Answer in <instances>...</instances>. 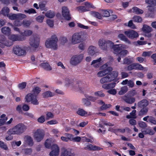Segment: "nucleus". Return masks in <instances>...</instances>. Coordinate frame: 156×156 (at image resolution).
Returning a JSON list of instances; mask_svg holds the SVG:
<instances>
[{
	"label": "nucleus",
	"mask_w": 156,
	"mask_h": 156,
	"mask_svg": "<svg viewBox=\"0 0 156 156\" xmlns=\"http://www.w3.org/2000/svg\"><path fill=\"white\" fill-rule=\"evenodd\" d=\"M27 127L24 124L19 123L9 129L7 132L8 134L20 135L23 133L27 129Z\"/></svg>",
	"instance_id": "f257e3e1"
},
{
	"label": "nucleus",
	"mask_w": 156,
	"mask_h": 156,
	"mask_svg": "<svg viewBox=\"0 0 156 156\" xmlns=\"http://www.w3.org/2000/svg\"><path fill=\"white\" fill-rule=\"evenodd\" d=\"M58 39L57 36L54 34L51 36V38L48 39L45 43L46 47L48 48H51L54 50H56L58 48L57 43Z\"/></svg>",
	"instance_id": "f03ea898"
},
{
	"label": "nucleus",
	"mask_w": 156,
	"mask_h": 156,
	"mask_svg": "<svg viewBox=\"0 0 156 156\" xmlns=\"http://www.w3.org/2000/svg\"><path fill=\"white\" fill-rule=\"evenodd\" d=\"M113 42L110 40L100 39L98 42V44L100 48L104 51L111 49Z\"/></svg>",
	"instance_id": "7ed1b4c3"
},
{
	"label": "nucleus",
	"mask_w": 156,
	"mask_h": 156,
	"mask_svg": "<svg viewBox=\"0 0 156 156\" xmlns=\"http://www.w3.org/2000/svg\"><path fill=\"white\" fill-rule=\"evenodd\" d=\"M40 39L37 34H33L29 39V43L30 45L34 48H37L39 44Z\"/></svg>",
	"instance_id": "20e7f679"
},
{
	"label": "nucleus",
	"mask_w": 156,
	"mask_h": 156,
	"mask_svg": "<svg viewBox=\"0 0 156 156\" xmlns=\"http://www.w3.org/2000/svg\"><path fill=\"white\" fill-rule=\"evenodd\" d=\"M82 32L74 33L72 36L71 42L73 44H75L80 43L83 40Z\"/></svg>",
	"instance_id": "39448f33"
},
{
	"label": "nucleus",
	"mask_w": 156,
	"mask_h": 156,
	"mask_svg": "<svg viewBox=\"0 0 156 156\" xmlns=\"http://www.w3.org/2000/svg\"><path fill=\"white\" fill-rule=\"evenodd\" d=\"M25 101L27 102H31L34 105H37L39 104V102L37 99L36 96L31 93L27 94L25 97Z\"/></svg>",
	"instance_id": "423d86ee"
},
{
	"label": "nucleus",
	"mask_w": 156,
	"mask_h": 156,
	"mask_svg": "<svg viewBox=\"0 0 156 156\" xmlns=\"http://www.w3.org/2000/svg\"><path fill=\"white\" fill-rule=\"evenodd\" d=\"M100 69L102 70L99 72L97 73V76L98 77H102L106 74L112 70V68L108 67V65L105 64L100 67Z\"/></svg>",
	"instance_id": "0eeeda50"
},
{
	"label": "nucleus",
	"mask_w": 156,
	"mask_h": 156,
	"mask_svg": "<svg viewBox=\"0 0 156 156\" xmlns=\"http://www.w3.org/2000/svg\"><path fill=\"white\" fill-rule=\"evenodd\" d=\"M44 135V132L43 129H38L35 132L34 136L36 140L40 142L43 139Z\"/></svg>",
	"instance_id": "6e6552de"
},
{
	"label": "nucleus",
	"mask_w": 156,
	"mask_h": 156,
	"mask_svg": "<svg viewBox=\"0 0 156 156\" xmlns=\"http://www.w3.org/2000/svg\"><path fill=\"white\" fill-rule=\"evenodd\" d=\"M13 50L14 54L19 56L23 55L26 54L25 50L21 46H14L13 48Z\"/></svg>",
	"instance_id": "1a4fd4ad"
},
{
	"label": "nucleus",
	"mask_w": 156,
	"mask_h": 156,
	"mask_svg": "<svg viewBox=\"0 0 156 156\" xmlns=\"http://www.w3.org/2000/svg\"><path fill=\"white\" fill-rule=\"evenodd\" d=\"M83 57V54L75 55L71 58L70 62L73 65L76 66L80 63Z\"/></svg>",
	"instance_id": "9d476101"
},
{
	"label": "nucleus",
	"mask_w": 156,
	"mask_h": 156,
	"mask_svg": "<svg viewBox=\"0 0 156 156\" xmlns=\"http://www.w3.org/2000/svg\"><path fill=\"white\" fill-rule=\"evenodd\" d=\"M124 33L128 38L131 39L136 38L139 36L138 33L132 30L125 31Z\"/></svg>",
	"instance_id": "9b49d317"
},
{
	"label": "nucleus",
	"mask_w": 156,
	"mask_h": 156,
	"mask_svg": "<svg viewBox=\"0 0 156 156\" xmlns=\"http://www.w3.org/2000/svg\"><path fill=\"white\" fill-rule=\"evenodd\" d=\"M51 151L50 153V156H58L59 152V149L56 144H53L51 147Z\"/></svg>",
	"instance_id": "f8f14e48"
},
{
	"label": "nucleus",
	"mask_w": 156,
	"mask_h": 156,
	"mask_svg": "<svg viewBox=\"0 0 156 156\" xmlns=\"http://www.w3.org/2000/svg\"><path fill=\"white\" fill-rule=\"evenodd\" d=\"M62 14L64 18L67 20H69L71 19L69 11L68 8L66 6L62 7Z\"/></svg>",
	"instance_id": "ddd939ff"
},
{
	"label": "nucleus",
	"mask_w": 156,
	"mask_h": 156,
	"mask_svg": "<svg viewBox=\"0 0 156 156\" xmlns=\"http://www.w3.org/2000/svg\"><path fill=\"white\" fill-rule=\"evenodd\" d=\"M122 45L121 44L114 45L113 43V45L111 46V49H112L114 51V53L117 55L121 50L123 49Z\"/></svg>",
	"instance_id": "4468645a"
},
{
	"label": "nucleus",
	"mask_w": 156,
	"mask_h": 156,
	"mask_svg": "<svg viewBox=\"0 0 156 156\" xmlns=\"http://www.w3.org/2000/svg\"><path fill=\"white\" fill-rule=\"evenodd\" d=\"M123 100L126 103L129 104L133 103L135 101L134 98L125 95L123 98Z\"/></svg>",
	"instance_id": "2eb2a0df"
},
{
	"label": "nucleus",
	"mask_w": 156,
	"mask_h": 156,
	"mask_svg": "<svg viewBox=\"0 0 156 156\" xmlns=\"http://www.w3.org/2000/svg\"><path fill=\"white\" fill-rule=\"evenodd\" d=\"M148 104V101L146 99H143L139 102L137 105L139 108H141L147 107Z\"/></svg>",
	"instance_id": "dca6fc26"
},
{
	"label": "nucleus",
	"mask_w": 156,
	"mask_h": 156,
	"mask_svg": "<svg viewBox=\"0 0 156 156\" xmlns=\"http://www.w3.org/2000/svg\"><path fill=\"white\" fill-rule=\"evenodd\" d=\"M1 39H0V43L4 44L5 46L9 47L12 44V43L6 40L5 37L3 35L1 36Z\"/></svg>",
	"instance_id": "f3484780"
},
{
	"label": "nucleus",
	"mask_w": 156,
	"mask_h": 156,
	"mask_svg": "<svg viewBox=\"0 0 156 156\" xmlns=\"http://www.w3.org/2000/svg\"><path fill=\"white\" fill-rule=\"evenodd\" d=\"M116 83L115 82H112L108 84H104L102 85V87L106 90H109L114 88Z\"/></svg>",
	"instance_id": "a211bd4d"
},
{
	"label": "nucleus",
	"mask_w": 156,
	"mask_h": 156,
	"mask_svg": "<svg viewBox=\"0 0 156 156\" xmlns=\"http://www.w3.org/2000/svg\"><path fill=\"white\" fill-rule=\"evenodd\" d=\"M84 149L85 150H99L101 149L100 147L97 146H93L91 144H89L86 147H84Z\"/></svg>",
	"instance_id": "6ab92c4d"
},
{
	"label": "nucleus",
	"mask_w": 156,
	"mask_h": 156,
	"mask_svg": "<svg viewBox=\"0 0 156 156\" xmlns=\"http://www.w3.org/2000/svg\"><path fill=\"white\" fill-rule=\"evenodd\" d=\"M118 37L121 41H125L126 43L130 44V41L122 34H120L118 36Z\"/></svg>",
	"instance_id": "aec40b11"
},
{
	"label": "nucleus",
	"mask_w": 156,
	"mask_h": 156,
	"mask_svg": "<svg viewBox=\"0 0 156 156\" xmlns=\"http://www.w3.org/2000/svg\"><path fill=\"white\" fill-rule=\"evenodd\" d=\"M134 58L133 57L128 58L126 57L123 59V64L125 65H130L133 62Z\"/></svg>",
	"instance_id": "412c9836"
},
{
	"label": "nucleus",
	"mask_w": 156,
	"mask_h": 156,
	"mask_svg": "<svg viewBox=\"0 0 156 156\" xmlns=\"http://www.w3.org/2000/svg\"><path fill=\"white\" fill-rule=\"evenodd\" d=\"M109 77L110 78L111 80L112 81L116 79L118 76V74L116 71H113L111 73L108 74Z\"/></svg>",
	"instance_id": "4be33fe9"
},
{
	"label": "nucleus",
	"mask_w": 156,
	"mask_h": 156,
	"mask_svg": "<svg viewBox=\"0 0 156 156\" xmlns=\"http://www.w3.org/2000/svg\"><path fill=\"white\" fill-rule=\"evenodd\" d=\"M141 110L138 112V115L142 116L147 114L148 110L147 107L141 108Z\"/></svg>",
	"instance_id": "5701e85b"
},
{
	"label": "nucleus",
	"mask_w": 156,
	"mask_h": 156,
	"mask_svg": "<svg viewBox=\"0 0 156 156\" xmlns=\"http://www.w3.org/2000/svg\"><path fill=\"white\" fill-rule=\"evenodd\" d=\"M1 31L4 34L9 35L10 33L11 30L9 27H4L1 29Z\"/></svg>",
	"instance_id": "b1692460"
},
{
	"label": "nucleus",
	"mask_w": 156,
	"mask_h": 156,
	"mask_svg": "<svg viewBox=\"0 0 156 156\" xmlns=\"http://www.w3.org/2000/svg\"><path fill=\"white\" fill-rule=\"evenodd\" d=\"M54 95V93H52L50 91H46L42 94L43 97L44 98H48L49 97H52Z\"/></svg>",
	"instance_id": "393cba45"
},
{
	"label": "nucleus",
	"mask_w": 156,
	"mask_h": 156,
	"mask_svg": "<svg viewBox=\"0 0 156 156\" xmlns=\"http://www.w3.org/2000/svg\"><path fill=\"white\" fill-rule=\"evenodd\" d=\"M75 154L71 151L67 149L65 150L61 154V156H74Z\"/></svg>",
	"instance_id": "a878e982"
},
{
	"label": "nucleus",
	"mask_w": 156,
	"mask_h": 156,
	"mask_svg": "<svg viewBox=\"0 0 156 156\" xmlns=\"http://www.w3.org/2000/svg\"><path fill=\"white\" fill-rule=\"evenodd\" d=\"M111 81L110 78L109 77L108 74L106 76L102 77L100 80V82L102 84L109 82Z\"/></svg>",
	"instance_id": "bb28decb"
},
{
	"label": "nucleus",
	"mask_w": 156,
	"mask_h": 156,
	"mask_svg": "<svg viewBox=\"0 0 156 156\" xmlns=\"http://www.w3.org/2000/svg\"><path fill=\"white\" fill-rule=\"evenodd\" d=\"M9 38L13 41H22V39L21 38V37L17 35L12 34L9 37Z\"/></svg>",
	"instance_id": "cd10ccee"
},
{
	"label": "nucleus",
	"mask_w": 156,
	"mask_h": 156,
	"mask_svg": "<svg viewBox=\"0 0 156 156\" xmlns=\"http://www.w3.org/2000/svg\"><path fill=\"white\" fill-rule=\"evenodd\" d=\"M96 47H95L91 46H90L88 49V52L89 55H93L95 52Z\"/></svg>",
	"instance_id": "c85d7f7f"
},
{
	"label": "nucleus",
	"mask_w": 156,
	"mask_h": 156,
	"mask_svg": "<svg viewBox=\"0 0 156 156\" xmlns=\"http://www.w3.org/2000/svg\"><path fill=\"white\" fill-rule=\"evenodd\" d=\"M33 33L32 31L30 30H27L20 33L21 35L23 36H29L31 35Z\"/></svg>",
	"instance_id": "c756f323"
},
{
	"label": "nucleus",
	"mask_w": 156,
	"mask_h": 156,
	"mask_svg": "<svg viewBox=\"0 0 156 156\" xmlns=\"http://www.w3.org/2000/svg\"><path fill=\"white\" fill-rule=\"evenodd\" d=\"M136 111L135 110H133L132 112L130 113V115H127L126 116V118L128 119H136Z\"/></svg>",
	"instance_id": "7c9ffc66"
},
{
	"label": "nucleus",
	"mask_w": 156,
	"mask_h": 156,
	"mask_svg": "<svg viewBox=\"0 0 156 156\" xmlns=\"http://www.w3.org/2000/svg\"><path fill=\"white\" fill-rule=\"evenodd\" d=\"M143 31L145 33H149L152 31L151 27L147 25H144L142 28Z\"/></svg>",
	"instance_id": "2f4dec72"
},
{
	"label": "nucleus",
	"mask_w": 156,
	"mask_h": 156,
	"mask_svg": "<svg viewBox=\"0 0 156 156\" xmlns=\"http://www.w3.org/2000/svg\"><path fill=\"white\" fill-rule=\"evenodd\" d=\"M143 133L144 134H149L150 135H152L154 134V132L151 129L146 128L144 129L142 131Z\"/></svg>",
	"instance_id": "473e14b6"
},
{
	"label": "nucleus",
	"mask_w": 156,
	"mask_h": 156,
	"mask_svg": "<svg viewBox=\"0 0 156 156\" xmlns=\"http://www.w3.org/2000/svg\"><path fill=\"white\" fill-rule=\"evenodd\" d=\"M133 12L137 14H142L143 12V11L138 8L136 7H134L132 8Z\"/></svg>",
	"instance_id": "72a5a7b5"
},
{
	"label": "nucleus",
	"mask_w": 156,
	"mask_h": 156,
	"mask_svg": "<svg viewBox=\"0 0 156 156\" xmlns=\"http://www.w3.org/2000/svg\"><path fill=\"white\" fill-rule=\"evenodd\" d=\"M1 12L2 14L3 15L7 16L9 14V9L7 7H4L2 9Z\"/></svg>",
	"instance_id": "f704fd0d"
},
{
	"label": "nucleus",
	"mask_w": 156,
	"mask_h": 156,
	"mask_svg": "<svg viewBox=\"0 0 156 156\" xmlns=\"http://www.w3.org/2000/svg\"><path fill=\"white\" fill-rule=\"evenodd\" d=\"M41 65L43 68L46 70L50 71L52 69L51 67L48 63H42Z\"/></svg>",
	"instance_id": "c9c22d12"
},
{
	"label": "nucleus",
	"mask_w": 156,
	"mask_h": 156,
	"mask_svg": "<svg viewBox=\"0 0 156 156\" xmlns=\"http://www.w3.org/2000/svg\"><path fill=\"white\" fill-rule=\"evenodd\" d=\"M145 2L149 5V6L154 7L156 6V0H145Z\"/></svg>",
	"instance_id": "e433bc0d"
},
{
	"label": "nucleus",
	"mask_w": 156,
	"mask_h": 156,
	"mask_svg": "<svg viewBox=\"0 0 156 156\" xmlns=\"http://www.w3.org/2000/svg\"><path fill=\"white\" fill-rule=\"evenodd\" d=\"M76 113L79 115L81 116H85L87 114V112L85 111L83 109L79 108L76 112Z\"/></svg>",
	"instance_id": "4c0bfd02"
},
{
	"label": "nucleus",
	"mask_w": 156,
	"mask_h": 156,
	"mask_svg": "<svg viewBox=\"0 0 156 156\" xmlns=\"http://www.w3.org/2000/svg\"><path fill=\"white\" fill-rule=\"evenodd\" d=\"M101 58H99L98 59L94 60L92 61L91 63L92 65H94L96 63V65L94 66L96 67H98L100 66V62L101 61Z\"/></svg>",
	"instance_id": "58836bf2"
},
{
	"label": "nucleus",
	"mask_w": 156,
	"mask_h": 156,
	"mask_svg": "<svg viewBox=\"0 0 156 156\" xmlns=\"http://www.w3.org/2000/svg\"><path fill=\"white\" fill-rule=\"evenodd\" d=\"M41 89L40 87H36L33 89L32 92L33 93V94L37 96L41 92Z\"/></svg>",
	"instance_id": "ea45409f"
},
{
	"label": "nucleus",
	"mask_w": 156,
	"mask_h": 156,
	"mask_svg": "<svg viewBox=\"0 0 156 156\" xmlns=\"http://www.w3.org/2000/svg\"><path fill=\"white\" fill-rule=\"evenodd\" d=\"M128 90V88L126 86L121 87L120 90L119 92V94L122 95L125 94Z\"/></svg>",
	"instance_id": "a19ab883"
},
{
	"label": "nucleus",
	"mask_w": 156,
	"mask_h": 156,
	"mask_svg": "<svg viewBox=\"0 0 156 156\" xmlns=\"http://www.w3.org/2000/svg\"><path fill=\"white\" fill-rule=\"evenodd\" d=\"M134 22L137 23H141L142 21V19L141 17L138 16H135L133 18Z\"/></svg>",
	"instance_id": "79ce46f5"
},
{
	"label": "nucleus",
	"mask_w": 156,
	"mask_h": 156,
	"mask_svg": "<svg viewBox=\"0 0 156 156\" xmlns=\"http://www.w3.org/2000/svg\"><path fill=\"white\" fill-rule=\"evenodd\" d=\"M147 122L150 123L151 124L156 125L155 118L152 116H149V119H148Z\"/></svg>",
	"instance_id": "37998d69"
},
{
	"label": "nucleus",
	"mask_w": 156,
	"mask_h": 156,
	"mask_svg": "<svg viewBox=\"0 0 156 156\" xmlns=\"http://www.w3.org/2000/svg\"><path fill=\"white\" fill-rule=\"evenodd\" d=\"M45 16L49 18H53L55 16L54 12L51 10L48 11L45 14Z\"/></svg>",
	"instance_id": "c03bdc74"
},
{
	"label": "nucleus",
	"mask_w": 156,
	"mask_h": 156,
	"mask_svg": "<svg viewBox=\"0 0 156 156\" xmlns=\"http://www.w3.org/2000/svg\"><path fill=\"white\" fill-rule=\"evenodd\" d=\"M86 98L90 101L94 102L97 99V98L94 96H89L88 95H85Z\"/></svg>",
	"instance_id": "a18cd8bd"
},
{
	"label": "nucleus",
	"mask_w": 156,
	"mask_h": 156,
	"mask_svg": "<svg viewBox=\"0 0 156 156\" xmlns=\"http://www.w3.org/2000/svg\"><path fill=\"white\" fill-rule=\"evenodd\" d=\"M128 51L126 50H122L118 53L117 55H119L121 57L123 58L127 54Z\"/></svg>",
	"instance_id": "49530a36"
},
{
	"label": "nucleus",
	"mask_w": 156,
	"mask_h": 156,
	"mask_svg": "<svg viewBox=\"0 0 156 156\" xmlns=\"http://www.w3.org/2000/svg\"><path fill=\"white\" fill-rule=\"evenodd\" d=\"M94 95L97 97H103L105 96V94L101 90L95 92Z\"/></svg>",
	"instance_id": "de8ad7c7"
},
{
	"label": "nucleus",
	"mask_w": 156,
	"mask_h": 156,
	"mask_svg": "<svg viewBox=\"0 0 156 156\" xmlns=\"http://www.w3.org/2000/svg\"><path fill=\"white\" fill-rule=\"evenodd\" d=\"M92 12L93 16L99 19H102V16L98 12L94 11Z\"/></svg>",
	"instance_id": "09e8293b"
},
{
	"label": "nucleus",
	"mask_w": 156,
	"mask_h": 156,
	"mask_svg": "<svg viewBox=\"0 0 156 156\" xmlns=\"http://www.w3.org/2000/svg\"><path fill=\"white\" fill-rule=\"evenodd\" d=\"M127 66V69L128 71H131L133 69H136V63H131Z\"/></svg>",
	"instance_id": "8fccbe9b"
},
{
	"label": "nucleus",
	"mask_w": 156,
	"mask_h": 156,
	"mask_svg": "<svg viewBox=\"0 0 156 156\" xmlns=\"http://www.w3.org/2000/svg\"><path fill=\"white\" fill-rule=\"evenodd\" d=\"M7 16L11 20H14L17 19V14H9Z\"/></svg>",
	"instance_id": "3c124183"
},
{
	"label": "nucleus",
	"mask_w": 156,
	"mask_h": 156,
	"mask_svg": "<svg viewBox=\"0 0 156 156\" xmlns=\"http://www.w3.org/2000/svg\"><path fill=\"white\" fill-rule=\"evenodd\" d=\"M54 115L53 113L50 112H46V119L48 120L50 119L53 117Z\"/></svg>",
	"instance_id": "603ef678"
},
{
	"label": "nucleus",
	"mask_w": 156,
	"mask_h": 156,
	"mask_svg": "<svg viewBox=\"0 0 156 156\" xmlns=\"http://www.w3.org/2000/svg\"><path fill=\"white\" fill-rule=\"evenodd\" d=\"M27 85V83L25 82H23L18 84V87L20 90H23L25 88Z\"/></svg>",
	"instance_id": "864d4df0"
},
{
	"label": "nucleus",
	"mask_w": 156,
	"mask_h": 156,
	"mask_svg": "<svg viewBox=\"0 0 156 156\" xmlns=\"http://www.w3.org/2000/svg\"><path fill=\"white\" fill-rule=\"evenodd\" d=\"M44 17V16L41 15L36 17V20L37 22L41 23L43 22Z\"/></svg>",
	"instance_id": "5fc2aeb1"
},
{
	"label": "nucleus",
	"mask_w": 156,
	"mask_h": 156,
	"mask_svg": "<svg viewBox=\"0 0 156 156\" xmlns=\"http://www.w3.org/2000/svg\"><path fill=\"white\" fill-rule=\"evenodd\" d=\"M111 106V105L110 104H105V103H104V104L100 107V109L101 110H105L108 108H110Z\"/></svg>",
	"instance_id": "6e6d98bb"
},
{
	"label": "nucleus",
	"mask_w": 156,
	"mask_h": 156,
	"mask_svg": "<svg viewBox=\"0 0 156 156\" xmlns=\"http://www.w3.org/2000/svg\"><path fill=\"white\" fill-rule=\"evenodd\" d=\"M22 24L25 27H28L30 24V22L26 20H23L22 22Z\"/></svg>",
	"instance_id": "4d7b16f0"
},
{
	"label": "nucleus",
	"mask_w": 156,
	"mask_h": 156,
	"mask_svg": "<svg viewBox=\"0 0 156 156\" xmlns=\"http://www.w3.org/2000/svg\"><path fill=\"white\" fill-rule=\"evenodd\" d=\"M82 101L83 103L87 106H89L91 105V103L87 98H83Z\"/></svg>",
	"instance_id": "13d9d810"
},
{
	"label": "nucleus",
	"mask_w": 156,
	"mask_h": 156,
	"mask_svg": "<svg viewBox=\"0 0 156 156\" xmlns=\"http://www.w3.org/2000/svg\"><path fill=\"white\" fill-rule=\"evenodd\" d=\"M65 136L67 138L68 140H69L71 141H72L73 139L74 136L71 134L69 133H66L65 134Z\"/></svg>",
	"instance_id": "bf43d9fd"
},
{
	"label": "nucleus",
	"mask_w": 156,
	"mask_h": 156,
	"mask_svg": "<svg viewBox=\"0 0 156 156\" xmlns=\"http://www.w3.org/2000/svg\"><path fill=\"white\" fill-rule=\"evenodd\" d=\"M129 120V124L131 126H135L136 124V121L135 119H130Z\"/></svg>",
	"instance_id": "052dcab7"
},
{
	"label": "nucleus",
	"mask_w": 156,
	"mask_h": 156,
	"mask_svg": "<svg viewBox=\"0 0 156 156\" xmlns=\"http://www.w3.org/2000/svg\"><path fill=\"white\" fill-rule=\"evenodd\" d=\"M0 147L5 150H7L8 149L7 145L5 144L3 142L1 141H0Z\"/></svg>",
	"instance_id": "680f3d73"
},
{
	"label": "nucleus",
	"mask_w": 156,
	"mask_h": 156,
	"mask_svg": "<svg viewBox=\"0 0 156 156\" xmlns=\"http://www.w3.org/2000/svg\"><path fill=\"white\" fill-rule=\"evenodd\" d=\"M136 69L143 70L144 69V67L141 64L136 63Z\"/></svg>",
	"instance_id": "e2e57ef3"
},
{
	"label": "nucleus",
	"mask_w": 156,
	"mask_h": 156,
	"mask_svg": "<svg viewBox=\"0 0 156 156\" xmlns=\"http://www.w3.org/2000/svg\"><path fill=\"white\" fill-rule=\"evenodd\" d=\"M25 12L29 14L36 13H37L36 10L34 9L31 8L28 10H25Z\"/></svg>",
	"instance_id": "0e129e2a"
},
{
	"label": "nucleus",
	"mask_w": 156,
	"mask_h": 156,
	"mask_svg": "<svg viewBox=\"0 0 156 156\" xmlns=\"http://www.w3.org/2000/svg\"><path fill=\"white\" fill-rule=\"evenodd\" d=\"M51 142L48 139H47L44 143L45 147L47 148H50L51 147Z\"/></svg>",
	"instance_id": "69168bd1"
},
{
	"label": "nucleus",
	"mask_w": 156,
	"mask_h": 156,
	"mask_svg": "<svg viewBox=\"0 0 156 156\" xmlns=\"http://www.w3.org/2000/svg\"><path fill=\"white\" fill-rule=\"evenodd\" d=\"M27 142L29 145L32 146L33 145V141L32 138L30 136L27 137Z\"/></svg>",
	"instance_id": "338daca9"
},
{
	"label": "nucleus",
	"mask_w": 156,
	"mask_h": 156,
	"mask_svg": "<svg viewBox=\"0 0 156 156\" xmlns=\"http://www.w3.org/2000/svg\"><path fill=\"white\" fill-rule=\"evenodd\" d=\"M24 151L25 154H30L32 152V149L31 148H25L24 149Z\"/></svg>",
	"instance_id": "774afa93"
}]
</instances>
